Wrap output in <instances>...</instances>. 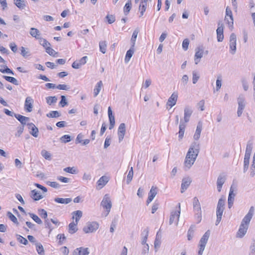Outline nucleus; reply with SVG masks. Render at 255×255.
Returning a JSON list of instances; mask_svg holds the SVG:
<instances>
[{
  "label": "nucleus",
  "mask_w": 255,
  "mask_h": 255,
  "mask_svg": "<svg viewBox=\"0 0 255 255\" xmlns=\"http://www.w3.org/2000/svg\"><path fill=\"white\" fill-rule=\"evenodd\" d=\"M106 18L109 24L114 23L116 20L115 17L113 15L108 14L106 16Z\"/></svg>",
  "instance_id": "nucleus-60"
},
{
  "label": "nucleus",
  "mask_w": 255,
  "mask_h": 255,
  "mask_svg": "<svg viewBox=\"0 0 255 255\" xmlns=\"http://www.w3.org/2000/svg\"><path fill=\"white\" fill-rule=\"evenodd\" d=\"M157 194L156 188L152 186L148 194V197L146 201L147 204H149L155 197Z\"/></svg>",
  "instance_id": "nucleus-22"
},
{
  "label": "nucleus",
  "mask_w": 255,
  "mask_h": 255,
  "mask_svg": "<svg viewBox=\"0 0 255 255\" xmlns=\"http://www.w3.org/2000/svg\"><path fill=\"white\" fill-rule=\"evenodd\" d=\"M147 0H141V3L139 5V10L140 11V17L142 16L144 12H145L146 6H147Z\"/></svg>",
  "instance_id": "nucleus-28"
},
{
  "label": "nucleus",
  "mask_w": 255,
  "mask_h": 255,
  "mask_svg": "<svg viewBox=\"0 0 255 255\" xmlns=\"http://www.w3.org/2000/svg\"><path fill=\"white\" fill-rule=\"evenodd\" d=\"M21 55L24 58L29 56L31 54L28 49L22 46L20 47Z\"/></svg>",
  "instance_id": "nucleus-42"
},
{
  "label": "nucleus",
  "mask_w": 255,
  "mask_h": 255,
  "mask_svg": "<svg viewBox=\"0 0 255 255\" xmlns=\"http://www.w3.org/2000/svg\"><path fill=\"white\" fill-rule=\"evenodd\" d=\"M46 100L48 105H51L56 103L57 98L56 96H49L46 98Z\"/></svg>",
  "instance_id": "nucleus-39"
},
{
  "label": "nucleus",
  "mask_w": 255,
  "mask_h": 255,
  "mask_svg": "<svg viewBox=\"0 0 255 255\" xmlns=\"http://www.w3.org/2000/svg\"><path fill=\"white\" fill-rule=\"evenodd\" d=\"M101 205L107 212V215L109 214L112 207V202L108 194H106L101 202Z\"/></svg>",
  "instance_id": "nucleus-7"
},
{
  "label": "nucleus",
  "mask_w": 255,
  "mask_h": 255,
  "mask_svg": "<svg viewBox=\"0 0 255 255\" xmlns=\"http://www.w3.org/2000/svg\"><path fill=\"white\" fill-rule=\"evenodd\" d=\"M72 214L73 215V218L74 219L75 218V222L78 223L82 216V212L80 210H77L73 212Z\"/></svg>",
  "instance_id": "nucleus-37"
},
{
  "label": "nucleus",
  "mask_w": 255,
  "mask_h": 255,
  "mask_svg": "<svg viewBox=\"0 0 255 255\" xmlns=\"http://www.w3.org/2000/svg\"><path fill=\"white\" fill-rule=\"evenodd\" d=\"M14 3L20 9H24L25 7V3L24 0H14Z\"/></svg>",
  "instance_id": "nucleus-38"
},
{
  "label": "nucleus",
  "mask_w": 255,
  "mask_h": 255,
  "mask_svg": "<svg viewBox=\"0 0 255 255\" xmlns=\"http://www.w3.org/2000/svg\"><path fill=\"white\" fill-rule=\"evenodd\" d=\"M17 240L21 243L24 245H26L28 244L27 240L24 238V237H22L20 235H17Z\"/></svg>",
  "instance_id": "nucleus-58"
},
{
  "label": "nucleus",
  "mask_w": 255,
  "mask_h": 255,
  "mask_svg": "<svg viewBox=\"0 0 255 255\" xmlns=\"http://www.w3.org/2000/svg\"><path fill=\"white\" fill-rule=\"evenodd\" d=\"M46 116L49 118H58L60 116V114L57 111H53L48 113Z\"/></svg>",
  "instance_id": "nucleus-48"
},
{
  "label": "nucleus",
  "mask_w": 255,
  "mask_h": 255,
  "mask_svg": "<svg viewBox=\"0 0 255 255\" xmlns=\"http://www.w3.org/2000/svg\"><path fill=\"white\" fill-rule=\"evenodd\" d=\"M193 206L195 212V218L197 221V223H199L201 222L202 219V212L199 200L196 197L193 198Z\"/></svg>",
  "instance_id": "nucleus-4"
},
{
  "label": "nucleus",
  "mask_w": 255,
  "mask_h": 255,
  "mask_svg": "<svg viewBox=\"0 0 255 255\" xmlns=\"http://www.w3.org/2000/svg\"><path fill=\"white\" fill-rule=\"evenodd\" d=\"M45 51L48 54L53 57H56V55L57 54V52H55V51L51 48L50 46L47 47L46 48Z\"/></svg>",
  "instance_id": "nucleus-54"
},
{
  "label": "nucleus",
  "mask_w": 255,
  "mask_h": 255,
  "mask_svg": "<svg viewBox=\"0 0 255 255\" xmlns=\"http://www.w3.org/2000/svg\"><path fill=\"white\" fill-rule=\"evenodd\" d=\"M224 24L221 21L218 23V28L216 30L217 38L218 42L223 41L224 36L223 34Z\"/></svg>",
  "instance_id": "nucleus-11"
},
{
  "label": "nucleus",
  "mask_w": 255,
  "mask_h": 255,
  "mask_svg": "<svg viewBox=\"0 0 255 255\" xmlns=\"http://www.w3.org/2000/svg\"><path fill=\"white\" fill-rule=\"evenodd\" d=\"M210 235V232L208 230L206 231L203 236L201 238L199 243L198 245L199 251L198 252V255H202L203 253L205 250L206 245L209 240Z\"/></svg>",
  "instance_id": "nucleus-3"
},
{
  "label": "nucleus",
  "mask_w": 255,
  "mask_h": 255,
  "mask_svg": "<svg viewBox=\"0 0 255 255\" xmlns=\"http://www.w3.org/2000/svg\"><path fill=\"white\" fill-rule=\"evenodd\" d=\"M250 158L244 157V172H246L248 169L249 162H250Z\"/></svg>",
  "instance_id": "nucleus-55"
},
{
  "label": "nucleus",
  "mask_w": 255,
  "mask_h": 255,
  "mask_svg": "<svg viewBox=\"0 0 255 255\" xmlns=\"http://www.w3.org/2000/svg\"><path fill=\"white\" fill-rule=\"evenodd\" d=\"M47 184L49 186H50L53 188H56V189H59L61 187V185L56 182L48 181L47 182Z\"/></svg>",
  "instance_id": "nucleus-56"
},
{
  "label": "nucleus",
  "mask_w": 255,
  "mask_h": 255,
  "mask_svg": "<svg viewBox=\"0 0 255 255\" xmlns=\"http://www.w3.org/2000/svg\"><path fill=\"white\" fill-rule=\"evenodd\" d=\"M109 181V178L106 176H102L97 181V185L99 189L102 188Z\"/></svg>",
  "instance_id": "nucleus-25"
},
{
  "label": "nucleus",
  "mask_w": 255,
  "mask_h": 255,
  "mask_svg": "<svg viewBox=\"0 0 255 255\" xmlns=\"http://www.w3.org/2000/svg\"><path fill=\"white\" fill-rule=\"evenodd\" d=\"M14 117L21 123L22 126L27 124V122L29 121V118L19 114H14Z\"/></svg>",
  "instance_id": "nucleus-20"
},
{
  "label": "nucleus",
  "mask_w": 255,
  "mask_h": 255,
  "mask_svg": "<svg viewBox=\"0 0 255 255\" xmlns=\"http://www.w3.org/2000/svg\"><path fill=\"white\" fill-rule=\"evenodd\" d=\"M35 246L36 251L39 255H45L44 250L41 244L37 243L35 244Z\"/></svg>",
  "instance_id": "nucleus-35"
},
{
  "label": "nucleus",
  "mask_w": 255,
  "mask_h": 255,
  "mask_svg": "<svg viewBox=\"0 0 255 255\" xmlns=\"http://www.w3.org/2000/svg\"><path fill=\"white\" fill-rule=\"evenodd\" d=\"M33 100L30 97H27L24 103V109L27 112H31L33 108Z\"/></svg>",
  "instance_id": "nucleus-15"
},
{
  "label": "nucleus",
  "mask_w": 255,
  "mask_h": 255,
  "mask_svg": "<svg viewBox=\"0 0 255 255\" xmlns=\"http://www.w3.org/2000/svg\"><path fill=\"white\" fill-rule=\"evenodd\" d=\"M30 34L36 39L39 40L41 37H40V31L35 28H31L29 32Z\"/></svg>",
  "instance_id": "nucleus-27"
},
{
  "label": "nucleus",
  "mask_w": 255,
  "mask_h": 255,
  "mask_svg": "<svg viewBox=\"0 0 255 255\" xmlns=\"http://www.w3.org/2000/svg\"><path fill=\"white\" fill-rule=\"evenodd\" d=\"M108 113L110 121V124H115V117L112 114V111L110 107L108 108Z\"/></svg>",
  "instance_id": "nucleus-46"
},
{
  "label": "nucleus",
  "mask_w": 255,
  "mask_h": 255,
  "mask_svg": "<svg viewBox=\"0 0 255 255\" xmlns=\"http://www.w3.org/2000/svg\"><path fill=\"white\" fill-rule=\"evenodd\" d=\"M38 213L40 216L44 219V220L47 219V213L43 209H40L38 210Z\"/></svg>",
  "instance_id": "nucleus-53"
},
{
  "label": "nucleus",
  "mask_w": 255,
  "mask_h": 255,
  "mask_svg": "<svg viewBox=\"0 0 255 255\" xmlns=\"http://www.w3.org/2000/svg\"><path fill=\"white\" fill-rule=\"evenodd\" d=\"M225 209L217 208L216 215L217 220L216 221V225L217 226L221 221L223 213Z\"/></svg>",
  "instance_id": "nucleus-29"
},
{
  "label": "nucleus",
  "mask_w": 255,
  "mask_h": 255,
  "mask_svg": "<svg viewBox=\"0 0 255 255\" xmlns=\"http://www.w3.org/2000/svg\"><path fill=\"white\" fill-rule=\"evenodd\" d=\"M99 228V224L96 222L88 223L83 228V231L85 233H93L95 232Z\"/></svg>",
  "instance_id": "nucleus-10"
},
{
  "label": "nucleus",
  "mask_w": 255,
  "mask_h": 255,
  "mask_svg": "<svg viewBox=\"0 0 255 255\" xmlns=\"http://www.w3.org/2000/svg\"><path fill=\"white\" fill-rule=\"evenodd\" d=\"M62 142L67 143L71 141V137L69 135H64L60 138Z\"/></svg>",
  "instance_id": "nucleus-62"
},
{
  "label": "nucleus",
  "mask_w": 255,
  "mask_h": 255,
  "mask_svg": "<svg viewBox=\"0 0 255 255\" xmlns=\"http://www.w3.org/2000/svg\"><path fill=\"white\" fill-rule=\"evenodd\" d=\"M199 143L194 141L190 145L184 161V166L190 169L195 162L199 152Z\"/></svg>",
  "instance_id": "nucleus-1"
},
{
  "label": "nucleus",
  "mask_w": 255,
  "mask_h": 255,
  "mask_svg": "<svg viewBox=\"0 0 255 255\" xmlns=\"http://www.w3.org/2000/svg\"><path fill=\"white\" fill-rule=\"evenodd\" d=\"M186 127V123H184L182 120H180V124L179 126V132H178V138L179 140L182 139L184 136L185 129Z\"/></svg>",
  "instance_id": "nucleus-19"
},
{
  "label": "nucleus",
  "mask_w": 255,
  "mask_h": 255,
  "mask_svg": "<svg viewBox=\"0 0 255 255\" xmlns=\"http://www.w3.org/2000/svg\"><path fill=\"white\" fill-rule=\"evenodd\" d=\"M252 149L253 144L251 142H248L246 146L245 157L250 158Z\"/></svg>",
  "instance_id": "nucleus-31"
},
{
  "label": "nucleus",
  "mask_w": 255,
  "mask_h": 255,
  "mask_svg": "<svg viewBox=\"0 0 255 255\" xmlns=\"http://www.w3.org/2000/svg\"><path fill=\"white\" fill-rule=\"evenodd\" d=\"M202 129V125L201 123H199L197 126L196 129L194 133L193 138L195 140H198L201 135V132Z\"/></svg>",
  "instance_id": "nucleus-26"
},
{
  "label": "nucleus",
  "mask_w": 255,
  "mask_h": 255,
  "mask_svg": "<svg viewBox=\"0 0 255 255\" xmlns=\"http://www.w3.org/2000/svg\"><path fill=\"white\" fill-rule=\"evenodd\" d=\"M139 32V30L137 29H135L131 36V38L130 39V42L131 43V48H134L135 44L136 39L137 36V34Z\"/></svg>",
  "instance_id": "nucleus-32"
},
{
  "label": "nucleus",
  "mask_w": 255,
  "mask_h": 255,
  "mask_svg": "<svg viewBox=\"0 0 255 255\" xmlns=\"http://www.w3.org/2000/svg\"><path fill=\"white\" fill-rule=\"evenodd\" d=\"M178 98V95L176 93H173L171 96L169 98L167 102L166 103L167 108L168 106L170 108H172L176 104Z\"/></svg>",
  "instance_id": "nucleus-14"
},
{
  "label": "nucleus",
  "mask_w": 255,
  "mask_h": 255,
  "mask_svg": "<svg viewBox=\"0 0 255 255\" xmlns=\"http://www.w3.org/2000/svg\"><path fill=\"white\" fill-rule=\"evenodd\" d=\"M180 211V203H178L176 209L175 211H172L170 213L169 222L170 225H172L173 223H175L176 226L178 225Z\"/></svg>",
  "instance_id": "nucleus-5"
},
{
  "label": "nucleus",
  "mask_w": 255,
  "mask_h": 255,
  "mask_svg": "<svg viewBox=\"0 0 255 255\" xmlns=\"http://www.w3.org/2000/svg\"><path fill=\"white\" fill-rule=\"evenodd\" d=\"M184 113V123H186L189 122L190 118L192 113V110L188 107H185Z\"/></svg>",
  "instance_id": "nucleus-23"
},
{
  "label": "nucleus",
  "mask_w": 255,
  "mask_h": 255,
  "mask_svg": "<svg viewBox=\"0 0 255 255\" xmlns=\"http://www.w3.org/2000/svg\"><path fill=\"white\" fill-rule=\"evenodd\" d=\"M238 108L237 111V115L238 117H240L246 107L245 98L243 95H240L237 99Z\"/></svg>",
  "instance_id": "nucleus-6"
},
{
  "label": "nucleus",
  "mask_w": 255,
  "mask_h": 255,
  "mask_svg": "<svg viewBox=\"0 0 255 255\" xmlns=\"http://www.w3.org/2000/svg\"><path fill=\"white\" fill-rule=\"evenodd\" d=\"M30 197L35 201L39 200L43 198V196L35 189L31 191Z\"/></svg>",
  "instance_id": "nucleus-24"
},
{
  "label": "nucleus",
  "mask_w": 255,
  "mask_h": 255,
  "mask_svg": "<svg viewBox=\"0 0 255 255\" xmlns=\"http://www.w3.org/2000/svg\"><path fill=\"white\" fill-rule=\"evenodd\" d=\"M230 52L234 55L236 52L237 37L234 33H231L230 36Z\"/></svg>",
  "instance_id": "nucleus-9"
},
{
  "label": "nucleus",
  "mask_w": 255,
  "mask_h": 255,
  "mask_svg": "<svg viewBox=\"0 0 255 255\" xmlns=\"http://www.w3.org/2000/svg\"><path fill=\"white\" fill-rule=\"evenodd\" d=\"M226 181V177L223 175H220L217 178V188L218 192H221L222 187Z\"/></svg>",
  "instance_id": "nucleus-21"
},
{
  "label": "nucleus",
  "mask_w": 255,
  "mask_h": 255,
  "mask_svg": "<svg viewBox=\"0 0 255 255\" xmlns=\"http://www.w3.org/2000/svg\"><path fill=\"white\" fill-rule=\"evenodd\" d=\"M7 215L11 221H12L14 223L18 224L17 218L11 212H7Z\"/></svg>",
  "instance_id": "nucleus-59"
},
{
  "label": "nucleus",
  "mask_w": 255,
  "mask_h": 255,
  "mask_svg": "<svg viewBox=\"0 0 255 255\" xmlns=\"http://www.w3.org/2000/svg\"><path fill=\"white\" fill-rule=\"evenodd\" d=\"M133 175V167H131L127 175V183L128 184L132 179Z\"/></svg>",
  "instance_id": "nucleus-47"
},
{
  "label": "nucleus",
  "mask_w": 255,
  "mask_h": 255,
  "mask_svg": "<svg viewBox=\"0 0 255 255\" xmlns=\"http://www.w3.org/2000/svg\"><path fill=\"white\" fill-rule=\"evenodd\" d=\"M28 128L29 130V133L34 137H37L38 136V129L33 123H27Z\"/></svg>",
  "instance_id": "nucleus-16"
},
{
  "label": "nucleus",
  "mask_w": 255,
  "mask_h": 255,
  "mask_svg": "<svg viewBox=\"0 0 255 255\" xmlns=\"http://www.w3.org/2000/svg\"><path fill=\"white\" fill-rule=\"evenodd\" d=\"M90 254L88 248L80 247L75 249L72 255H89Z\"/></svg>",
  "instance_id": "nucleus-12"
},
{
  "label": "nucleus",
  "mask_w": 255,
  "mask_h": 255,
  "mask_svg": "<svg viewBox=\"0 0 255 255\" xmlns=\"http://www.w3.org/2000/svg\"><path fill=\"white\" fill-rule=\"evenodd\" d=\"M72 201L70 198H55L54 201L58 203L67 204L70 203Z\"/></svg>",
  "instance_id": "nucleus-30"
},
{
  "label": "nucleus",
  "mask_w": 255,
  "mask_h": 255,
  "mask_svg": "<svg viewBox=\"0 0 255 255\" xmlns=\"http://www.w3.org/2000/svg\"><path fill=\"white\" fill-rule=\"evenodd\" d=\"M103 86V83L102 82V81H100L99 82H98L94 89V96L95 97H97L98 96V95L99 94L101 90V88H102V86Z\"/></svg>",
  "instance_id": "nucleus-33"
},
{
  "label": "nucleus",
  "mask_w": 255,
  "mask_h": 255,
  "mask_svg": "<svg viewBox=\"0 0 255 255\" xmlns=\"http://www.w3.org/2000/svg\"><path fill=\"white\" fill-rule=\"evenodd\" d=\"M30 217L38 224H41L42 222L41 220L35 214L33 213H29Z\"/></svg>",
  "instance_id": "nucleus-49"
},
{
  "label": "nucleus",
  "mask_w": 255,
  "mask_h": 255,
  "mask_svg": "<svg viewBox=\"0 0 255 255\" xmlns=\"http://www.w3.org/2000/svg\"><path fill=\"white\" fill-rule=\"evenodd\" d=\"M64 171L71 174H76L77 173V170L74 167H67L64 168Z\"/></svg>",
  "instance_id": "nucleus-52"
},
{
  "label": "nucleus",
  "mask_w": 255,
  "mask_h": 255,
  "mask_svg": "<svg viewBox=\"0 0 255 255\" xmlns=\"http://www.w3.org/2000/svg\"><path fill=\"white\" fill-rule=\"evenodd\" d=\"M225 199L220 198L218 201L217 208L225 209Z\"/></svg>",
  "instance_id": "nucleus-57"
},
{
  "label": "nucleus",
  "mask_w": 255,
  "mask_h": 255,
  "mask_svg": "<svg viewBox=\"0 0 255 255\" xmlns=\"http://www.w3.org/2000/svg\"><path fill=\"white\" fill-rule=\"evenodd\" d=\"M195 51L194 61L195 64H198L200 61V59L203 57V50L198 47L195 49Z\"/></svg>",
  "instance_id": "nucleus-18"
},
{
  "label": "nucleus",
  "mask_w": 255,
  "mask_h": 255,
  "mask_svg": "<svg viewBox=\"0 0 255 255\" xmlns=\"http://www.w3.org/2000/svg\"><path fill=\"white\" fill-rule=\"evenodd\" d=\"M61 101L59 103V105L62 107H64L65 106H66V105H67V102L66 101V97L65 96H61Z\"/></svg>",
  "instance_id": "nucleus-64"
},
{
  "label": "nucleus",
  "mask_w": 255,
  "mask_h": 255,
  "mask_svg": "<svg viewBox=\"0 0 255 255\" xmlns=\"http://www.w3.org/2000/svg\"><path fill=\"white\" fill-rule=\"evenodd\" d=\"M41 155L46 159L47 160H51V154L46 150H42L41 151Z\"/></svg>",
  "instance_id": "nucleus-51"
},
{
  "label": "nucleus",
  "mask_w": 255,
  "mask_h": 255,
  "mask_svg": "<svg viewBox=\"0 0 255 255\" xmlns=\"http://www.w3.org/2000/svg\"><path fill=\"white\" fill-rule=\"evenodd\" d=\"M255 209L253 206L251 207L248 214L244 217L240 226L237 233V237H243L246 234L249 228V224L254 214Z\"/></svg>",
  "instance_id": "nucleus-2"
},
{
  "label": "nucleus",
  "mask_w": 255,
  "mask_h": 255,
  "mask_svg": "<svg viewBox=\"0 0 255 255\" xmlns=\"http://www.w3.org/2000/svg\"><path fill=\"white\" fill-rule=\"evenodd\" d=\"M134 53V48H131V47L130 48L127 52L125 61L126 63H128L129 62L130 59L132 57L133 54Z\"/></svg>",
  "instance_id": "nucleus-36"
},
{
  "label": "nucleus",
  "mask_w": 255,
  "mask_h": 255,
  "mask_svg": "<svg viewBox=\"0 0 255 255\" xmlns=\"http://www.w3.org/2000/svg\"><path fill=\"white\" fill-rule=\"evenodd\" d=\"M191 182L189 177L184 178L182 180L181 192L183 193L189 187Z\"/></svg>",
  "instance_id": "nucleus-17"
},
{
  "label": "nucleus",
  "mask_w": 255,
  "mask_h": 255,
  "mask_svg": "<svg viewBox=\"0 0 255 255\" xmlns=\"http://www.w3.org/2000/svg\"><path fill=\"white\" fill-rule=\"evenodd\" d=\"M39 40L40 44L44 47L45 49H46L47 47L51 46L50 43L44 38L41 37Z\"/></svg>",
  "instance_id": "nucleus-44"
},
{
  "label": "nucleus",
  "mask_w": 255,
  "mask_h": 255,
  "mask_svg": "<svg viewBox=\"0 0 255 255\" xmlns=\"http://www.w3.org/2000/svg\"><path fill=\"white\" fill-rule=\"evenodd\" d=\"M126 133V125L124 123H121L119 128L118 130V138H119V142H121L125 136Z\"/></svg>",
  "instance_id": "nucleus-13"
},
{
  "label": "nucleus",
  "mask_w": 255,
  "mask_h": 255,
  "mask_svg": "<svg viewBox=\"0 0 255 255\" xmlns=\"http://www.w3.org/2000/svg\"><path fill=\"white\" fill-rule=\"evenodd\" d=\"M200 78V75L197 71L192 72V81L194 84H196Z\"/></svg>",
  "instance_id": "nucleus-50"
},
{
  "label": "nucleus",
  "mask_w": 255,
  "mask_h": 255,
  "mask_svg": "<svg viewBox=\"0 0 255 255\" xmlns=\"http://www.w3.org/2000/svg\"><path fill=\"white\" fill-rule=\"evenodd\" d=\"M194 234V227L191 226L187 232V239L189 241L192 239Z\"/></svg>",
  "instance_id": "nucleus-45"
},
{
  "label": "nucleus",
  "mask_w": 255,
  "mask_h": 255,
  "mask_svg": "<svg viewBox=\"0 0 255 255\" xmlns=\"http://www.w3.org/2000/svg\"><path fill=\"white\" fill-rule=\"evenodd\" d=\"M3 78H4L7 81L10 82L15 85H18L19 84L17 80L14 77L7 76H3Z\"/></svg>",
  "instance_id": "nucleus-40"
},
{
  "label": "nucleus",
  "mask_w": 255,
  "mask_h": 255,
  "mask_svg": "<svg viewBox=\"0 0 255 255\" xmlns=\"http://www.w3.org/2000/svg\"><path fill=\"white\" fill-rule=\"evenodd\" d=\"M225 20L227 21L229 28L232 30L233 28L234 19L232 11L231 8L228 6H227L226 9Z\"/></svg>",
  "instance_id": "nucleus-8"
},
{
  "label": "nucleus",
  "mask_w": 255,
  "mask_h": 255,
  "mask_svg": "<svg viewBox=\"0 0 255 255\" xmlns=\"http://www.w3.org/2000/svg\"><path fill=\"white\" fill-rule=\"evenodd\" d=\"M56 88L59 90L66 91L69 90L70 89V87L65 84H59L56 86Z\"/></svg>",
  "instance_id": "nucleus-63"
},
{
  "label": "nucleus",
  "mask_w": 255,
  "mask_h": 255,
  "mask_svg": "<svg viewBox=\"0 0 255 255\" xmlns=\"http://www.w3.org/2000/svg\"><path fill=\"white\" fill-rule=\"evenodd\" d=\"M149 246L148 244L143 245L141 255H147L149 252Z\"/></svg>",
  "instance_id": "nucleus-61"
},
{
  "label": "nucleus",
  "mask_w": 255,
  "mask_h": 255,
  "mask_svg": "<svg viewBox=\"0 0 255 255\" xmlns=\"http://www.w3.org/2000/svg\"><path fill=\"white\" fill-rule=\"evenodd\" d=\"M100 51L105 54L106 52L107 43L105 41H102L99 42Z\"/></svg>",
  "instance_id": "nucleus-43"
},
{
  "label": "nucleus",
  "mask_w": 255,
  "mask_h": 255,
  "mask_svg": "<svg viewBox=\"0 0 255 255\" xmlns=\"http://www.w3.org/2000/svg\"><path fill=\"white\" fill-rule=\"evenodd\" d=\"M77 224L78 223H77L76 222V223H75L74 222H72V223H70V224L69 225V226H68V227H69L68 232L69 233L73 234L77 231V230H78V229L77 227Z\"/></svg>",
  "instance_id": "nucleus-34"
},
{
  "label": "nucleus",
  "mask_w": 255,
  "mask_h": 255,
  "mask_svg": "<svg viewBox=\"0 0 255 255\" xmlns=\"http://www.w3.org/2000/svg\"><path fill=\"white\" fill-rule=\"evenodd\" d=\"M131 7V0H128V1L126 3L124 8V11L125 14L127 15L129 12Z\"/></svg>",
  "instance_id": "nucleus-41"
}]
</instances>
